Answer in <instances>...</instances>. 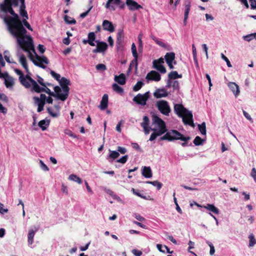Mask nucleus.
<instances>
[{"label":"nucleus","mask_w":256,"mask_h":256,"mask_svg":"<svg viewBox=\"0 0 256 256\" xmlns=\"http://www.w3.org/2000/svg\"><path fill=\"white\" fill-rule=\"evenodd\" d=\"M38 230V228L36 226L29 230L28 234V245H32L33 244L34 238Z\"/></svg>","instance_id":"obj_17"},{"label":"nucleus","mask_w":256,"mask_h":256,"mask_svg":"<svg viewBox=\"0 0 256 256\" xmlns=\"http://www.w3.org/2000/svg\"><path fill=\"white\" fill-rule=\"evenodd\" d=\"M156 106L160 112L165 116H168L170 108L168 102L164 100H158L156 102Z\"/></svg>","instance_id":"obj_8"},{"label":"nucleus","mask_w":256,"mask_h":256,"mask_svg":"<svg viewBox=\"0 0 256 256\" xmlns=\"http://www.w3.org/2000/svg\"><path fill=\"white\" fill-rule=\"evenodd\" d=\"M242 112H243V114H244V116L247 120H250L252 122H253L252 117L247 112H246L245 110H243Z\"/></svg>","instance_id":"obj_63"},{"label":"nucleus","mask_w":256,"mask_h":256,"mask_svg":"<svg viewBox=\"0 0 256 256\" xmlns=\"http://www.w3.org/2000/svg\"><path fill=\"white\" fill-rule=\"evenodd\" d=\"M16 56L19 58V62L22 66V67L25 69L26 72L27 73H29V70L28 68V66L26 62V60L24 56L22 54H20V53L19 50H18L16 53Z\"/></svg>","instance_id":"obj_16"},{"label":"nucleus","mask_w":256,"mask_h":256,"mask_svg":"<svg viewBox=\"0 0 256 256\" xmlns=\"http://www.w3.org/2000/svg\"><path fill=\"white\" fill-rule=\"evenodd\" d=\"M182 78V74H179L176 71H172L168 74V78L170 80H176Z\"/></svg>","instance_id":"obj_29"},{"label":"nucleus","mask_w":256,"mask_h":256,"mask_svg":"<svg viewBox=\"0 0 256 256\" xmlns=\"http://www.w3.org/2000/svg\"><path fill=\"white\" fill-rule=\"evenodd\" d=\"M160 78L161 76L160 74L154 70L150 71L147 74L146 77V80L148 82L150 80L158 82L160 80Z\"/></svg>","instance_id":"obj_12"},{"label":"nucleus","mask_w":256,"mask_h":256,"mask_svg":"<svg viewBox=\"0 0 256 256\" xmlns=\"http://www.w3.org/2000/svg\"><path fill=\"white\" fill-rule=\"evenodd\" d=\"M96 68L98 70L104 71L106 70V68L105 64H100L96 66Z\"/></svg>","instance_id":"obj_46"},{"label":"nucleus","mask_w":256,"mask_h":256,"mask_svg":"<svg viewBox=\"0 0 256 256\" xmlns=\"http://www.w3.org/2000/svg\"><path fill=\"white\" fill-rule=\"evenodd\" d=\"M128 158V156L127 155H125L122 156L116 162L124 164L127 161Z\"/></svg>","instance_id":"obj_54"},{"label":"nucleus","mask_w":256,"mask_h":256,"mask_svg":"<svg viewBox=\"0 0 256 256\" xmlns=\"http://www.w3.org/2000/svg\"><path fill=\"white\" fill-rule=\"evenodd\" d=\"M88 40H89V44L91 46H94L95 44L94 43V41L96 39V34L94 32H90L88 34Z\"/></svg>","instance_id":"obj_30"},{"label":"nucleus","mask_w":256,"mask_h":256,"mask_svg":"<svg viewBox=\"0 0 256 256\" xmlns=\"http://www.w3.org/2000/svg\"><path fill=\"white\" fill-rule=\"evenodd\" d=\"M102 27L104 30L108 31L110 32H114V28L112 24L108 20H104L103 21Z\"/></svg>","instance_id":"obj_21"},{"label":"nucleus","mask_w":256,"mask_h":256,"mask_svg":"<svg viewBox=\"0 0 256 256\" xmlns=\"http://www.w3.org/2000/svg\"><path fill=\"white\" fill-rule=\"evenodd\" d=\"M249 238V247H252L256 244V239L253 234H250L248 236Z\"/></svg>","instance_id":"obj_37"},{"label":"nucleus","mask_w":256,"mask_h":256,"mask_svg":"<svg viewBox=\"0 0 256 256\" xmlns=\"http://www.w3.org/2000/svg\"><path fill=\"white\" fill-rule=\"evenodd\" d=\"M250 176L253 178L254 181L256 182V169L254 168H252Z\"/></svg>","instance_id":"obj_60"},{"label":"nucleus","mask_w":256,"mask_h":256,"mask_svg":"<svg viewBox=\"0 0 256 256\" xmlns=\"http://www.w3.org/2000/svg\"><path fill=\"white\" fill-rule=\"evenodd\" d=\"M49 121L43 120L39 122L38 125L42 130H44L49 125Z\"/></svg>","instance_id":"obj_32"},{"label":"nucleus","mask_w":256,"mask_h":256,"mask_svg":"<svg viewBox=\"0 0 256 256\" xmlns=\"http://www.w3.org/2000/svg\"><path fill=\"white\" fill-rule=\"evenodd\" d=\"M108 96L107 94H104L102 96V99L100 101V105L98 106L99 108L102 110L106 109L108 107Z\"/></svg>","instance_id":"obj_22"},{"label":"nucleus","mask_w":256,"mask_h":256,"mask_svg":"<svg viewBox=\"0 0 256 256\" xmlns=\"http://www.w3.org/2000/svg\"><path fill=\"white\" fill-rule=\"evenodd\" d=\"M50 74L52 75V76L56 80H58V82L60 80V79L61 78H60V74H57L56 72H55L53 70H50Z\"/></svg>","instance_id":"obj_47"},{"label":"nucleus","mask_w":256,"mask_h":256,"mask_svg":"<svg viewBox=\"0 0 256 256\" xmlns=\"http://www.w3.org/2000/svg\"><path fill=\"white\" fill-rule=\"evenodd\" d=\"M131 190L132 192H133V194H135V195H136V196H138L139 197H140V198H145V196H143L141 194V193L140 192V190H136V189H134V188H132Z\"/></svg>","instance_id":"obj_52"},{"label":"nucleus","mask_w":256,"mask_h":256,"mask_svg":"<svg viewBox=\"0 0 256 256\" xmlns=\"http://www.w3.org/2000/svg\"><path fill=\"white\" fill-rule=\"evenodd\" d=\"M16 73L19 75V80L20 84L26 88H31V84L33 80L28 74L24 76L22 72L17 68L14 70Z\"/></svg>","instance_id":"obj_7"},{"label":"nucleus","mask_w":256,"mask_h":256,"mask_svg":"<svg viewBox=\"0 0 256 256\" xmlns=\"http://www.w3.org/2000/svg\"><path fill=\"white\" fill-rule=\"evenodd\" d=\"M126 4L131 11L142 8L140 4L133 0H126Z\"/></svg>","instance_id":"obj_14"},{"label":"nucleus","mask_w":256,"mask_h":256,"mask_svg":"<svg viewBox=\"0 0 256 256\" xmlns=\"http://www.w3.org/2000/svg\"><path fill=\"white\" fill-rule=\"evenodd\" d=\"M4 204L0 203V213L2 214H4L8 212V209L4 208Z\"/></svg>","instance_id":"obj_59"},{"label":"nucleus","mask_w":256,"mask_h":256,"mask_svg":"<svg viewBox=\"0 0 256 256\" xmlns=\"http://www.w3.org/2000/svg\"><path fill=\"white\" fill-rule=\"evenodd\" d=\"M117 151L122 154H124L126 152V149L125 148L118 146Z\"/></svg>","instance_id":"obj_62"},{"label":"nucleus","mask_w":256,"mask_h":256,"mask_svg":"<svg viewBox=\"0 0 256 256\" xmlns=\"http://www.w3.org/2000/svg\"><path fill=\"white\" fill-rule=\"evenodd\" d=\"M38 49L41 54H43L46 50L44 46L42 44H38Z\"/></svg>","instance_id":"obj_64"},{"label":"nucleus","mask_w":256,"mask_h":256,"mask_svg":"<svg viewBox=\"0 0 256 256\" xmlns=\"http://www.w3.org/2000/svg\"><path fill=\"white\" fill-rule=\"evenodd\" d=\"M164 59L169 68L172 70L174 68L173 64H176L175 59V54L173 52H167L165 56Z\"/></svg>","instance_id":"obj_10"},{"label":"nucleus","mask_w":256,"mask_h":256,"mask_svg":"<svg viewBox=\"0 0 256 256\" xmlns=\"http://www.w3.org/2000/svg\"><path fill=\"white\" fill-rule=\"evenodd\" d=\"M154 96L158 98H164L168 96V93L164 88H158L154 92Z\"/></svg>","instance_id":"obj_19"},{"label":"nucleus","mask_w":256,"mask_h":256,"mask_svg":"<svg viewBox=\"0 0 256 256\" xmlns=\"http://www.w3.org/2000/svg\"><path fill=\"white\" fill-rule=\"evenodd\" d=\"M4 58L5 60L8 62V63H16L15 62L11 60L9 56V52L7 50L5 51L4 52Z\"/></svg>","instance_id":"obj_45"},{"label":"nucleus","mask_w":256,"mask_h":256,"mask_svg":"<svg viewBox=\"0 0 256 256\" xmlns=\"http://www.w3.org/2000/svg\"><path fill=\"white\" fill-rule=\"evenodd\" d=\"M60 84V85L62 92H60L61 100H66L69 94L70 88L68 86L70 84V81L67 78L62 77L58 81Z\"/></svg>","instance_id":"obj_6"},{"label":"nucleus","mask_w":256,"mask_h":256,"mask_svg":"<svg viewBox=\"0 0 256 256\" xmlns=\"http://www.w3.org/2000/svg\"><path fill=\"white\" fill-rule=\"evenodd\" d=\"M198 126L202 134L206 135V123L203 122L202 124H198Z\"/></svg>","instance_id":"obj_35"},{"label":"nucleus","mask_w":256,"mask_h":256,"mask_svg":"<svg viewBox=\"0 0 256 256\" xmlns=\"http://www.w3.org/2000/svg\"><path fill=\"white\" fill-rule=\"evenodd\" d=\"M22 23L24 24V25L29 30L32 31V29L31 27V26H30V24H29V23L26 21V19H24L22 20Z\"/></svg>","instance_id":"obj_57"},{"label":"nucleus","mask_w":256,"mask_h":256,"mask_svg":"<svg viewBox=\"0 0 256 256\" xmlns=\"http://www.w3.org/2000/svg\"><path fill=\"white\" fill-rule=\"evenodd\" d=\"M150 184L154 186H156L158 190H160L162 187V184L157 180L152 182H150Z\"/></svg>","instance_id":"obj_51"},{"label":"nucleus","mask_w":256,"mask_h":256,"mask_svg":"<svg viewBox=\"0 0 256 256\" xmlns=\"http://www.w3.org/2000/svg\"><path fill=\"white\" fill-rule=\"evenodd\" d=\"M174 90H178L179 88V83L177 80L172 81V86Z\"/></svg>","instance_id":"obj_58"},{"label":"nucleus","mask_w":256,"mask_h":256,"mask_svg":"<svg viewBox=\"0 0 256 256\" xmlns=\"http://www.w3.org/2000/svg\"><path fill=\"white\" fill-rule=\"evenodd\" d=\"M33 99L34 100V104L38 106H44L46 102H43L41 100H39V98L37 96H34L33 98Z\"/></svg>","instance_id":"obj_43"},{"label":"nucleus","mask_w":256,"mask_h":256,"mask_svg":"<svg viewBox=\"0 0 256 256\" xmlns=\"http://www.w3.org/2000/svg\"><path fill=\"white\" fill-rule=\"evenodd\" d=\"M134 66H135L136 70H137V69H138V60H136V62H134V60L132 61V62L130 64V65L129 66L128 72H130L131 70L132 67Z\"/></svg>","instance_id":"obj_56"},{"label":"nucleus","mask_w":256,"mask_h":256,"mask_svg":"<svg viewBox=\"0 0 256 256\" xmlns=\"http://www.w3.org/2000/svg\"><path fill=\"white\" fill-rule=\"evenodd\" d=\"M14 83V78L12 76L8 77L4 80V84L6 86L10 89H12Z\"/></svg>","instance_id":"obj_27"},{"label":"nucleus","mask_w":256,"mask_h":256,"mask_svg":"<svg viewBox=\"0 0 256 256\" xmlns=\"http://www.w3.org/2000/svg\"><path fill=\"white\" fill-rule=\"evenodd\" d=\"M141 126L144 127L150 126V120L148 116H144L143 118V122L141 123Z\"/></svg>","instance_id":"obj_42"},{"label":"nucleus","mask_w":256,"mask_h":256,"mask_svg":"<svg viewBox=\"0 0 256 256\" xmlns=\"http://www.w3.org/2000/svg\"><path fill=\"white\" fill-rule=\"evenodd\" d=\"M203 207L213 214H218L220 213V210L212 204H207Z\"/></svg>","instance_id":"obj_25"},{"label":"nucleus","mask_w":256,"mask_h":256,"mask_svg":"<svg viewBox=\"0 0 256 256\" xmlns=\"http://www.w3.org/2000/svg\"><path fill=\"white\" fill-rule=\"evenodd\" d=\"M152 64L154 68L158 70L162 74L166 72V69L164 66L163 64L157 63V61H156V60H154Z\"/></svg>","instance_id":"obj_24"},{"label":"nucleus","mask_w":256,"mask_h":256,"mask_svg":"<svg viewBox=\"0 0 256 256\" xmlns=\"http://www.w3.org/2000/svg\"><path fill=\"white\" fill-rule=\"evenodd\" d=\"M228 86L232 90L235 97H238L240 93V88L234 82H229L228 84Z\"/></svg>","instance_id":"obj_15"},{"label":"nucleus","mask_w":256,"mask_h":256,"mask_svg":"<svg viewBox=\"0 0 256 256\" xmlns=\"http://www.w3.org/2000/svg\"><path fill=\"white\" fill-rule=\"evenodd\" d=\"M256 36V32L250 34L246 36H242V38L244 40L247 42H250V40L254 39Z\"/></svg>","instance_id":"obj_38"},{"label":"nucleus","mask_w":256,"mask_h":256,"mask_svg":"<svg viewBox=\"0 0 256 256\" xmlns=\"http://www.w3.org/2000/svg\"><path fill=\"white\" fill-rule=\"evenodd\" d=\"M124 33L122 29H118L116 36V45L120 46L124 42Z\"/></svg>","instance_id":"obj_23"},{"label":"nucleus","mask_w":256,"mask_h":256,"mask_svg":"<svg viewBox=\"0 0 256 256\" xmlns=\"http://www.w3.org/2000/svg\"><path fill=\"white\" fill-rule=\"evenodd\" d=\"M221 58L223 60H224L226 62V64L228 67L231 68L232 66L228 58L226 56L223 54H221Z\"/></svg>","instance_id":"obj_50"},{"label":"nucleus","mask_w":256,"mask_h":256,"mask_svg":"<svg viewBox=\"0 0 256 256\" xmlns=\"http://www.w3.org/2000/svg\"><path fill=\"white\" fill-rule=\"evenodd\" d=\"M64 20L65 22L70 24H75L76 23V20L66 15L64 16Z\"/></svg>","instance_id":"obj_39"},{"label":"nucleus","mask_w":256,"mask_h":256,"mask_svg":"<svg viewBox=\"0 0 256 256\" xmlns=\"http://www.w3.org/2000/svg\"><path fill=\"white\" fill-rule=\"evenodd\" d=\"M151 38H152V40H154V42H156L158 45H159V46H162V47H164V46H165L163 42H161V41H160V40H158V38H157L156 36H151Z\"/></svg>","instance_id":"obj_49"},{"label":"nucleus","mask_w":256,"mask_h":256,"mask_svg":"<svg viewBox=\"0 0 256 256\" xmlns=\"http://www.w3.org/2000/svg\"><path fill=\"white\" fill-rule=\"evenodd\" d=\"M174 111L179 117L182 118V122L184 124L190 126L192 128L194 127L193 115L191 111L185 108L182 104H175Z\"/></svg>","instance_id":"obj_3"},{"label":"nucleus","mask_w":256,"mask_h":256,"mask_svg":"<svg viewBox=\"0 0 256 256\" xmlns=\"http://www.w3.org/2000/svg\"><path fill=\"white\" fill-rule=\"evenodd\" d=\"M190 139V136H184L180 132L176 130H172L170 132H166V134L161 136L160 138V140H168V141H172L173 140H181L184 142L182 144V146H187V142Z\"/></svg>","instance_id":"obj_5"},{"label":"nucleus","mask_w":256,"mask_h":256,"mask_svg":"<svg viewBox=\"0 0 256 256\" xmlns=\"http://www.w3.org/2000/svg\"><path fill=\"white\" fill-rule=\"evenodd\" d=\"M142 174L146 178H150L152 176V172L150 167L144 166L142 171Z\"/></svg>","instance_id":"obj_28"},{"label":"nucleus","mask_w":256,"mask_h":256,"mask_svg":"<svg viewBox=\"0 0 256 256\" xmlns=\"http://www.w3.org/2000/svg\"><path fill=\"white\" fill-rule=\"evenodd\" d=\"M68 179L70 180L76 182L78 184H81L82 183V179L80 177H78V176H77L76 174H72L70 175Z\"/></svg>","instance_id":"obj_31"},{"label":"nucleus","mask_w":256,"mask_h":256,"mask_svg":"<svg viewBox=\"0 0 256 256\" xmlns=\"http://www.w3.org/2000/svg\"><path fill=\"white\" fill-rule=\"evenodd\" d=\"M112 88L115 92L118 94H122L124 92L123 88L116 84H114Z\"/></svg>","instance_id":"obj_40"},{"label":"nucleus","mask_w":256,"mask_h":256,"mask_svg":"<svg viewBox=\"0 0 256 256\" xmlns=\"http://www.w3.org/2000/svg\"><path fill=\"white\" fill-rule=\"evenodd\" d=\"M204 140L199 136H196L194 139L193 142L196 146H200L202 144Z\"/></svg>","instance_id":"obj_44"},{"label":"nucleus","mask_w":256,"mask_h":256,"mask_svg":"<svg viewBox=\"0 0 256 256\" xmlns=\"http://www.w3.org/2000/svg\"><path fill=\"white\" fill-rule=\"evenodd\" d=\"M44 88H42L39 86L38 83L34 80H33L31 84L30 88L31 91L35 92H45L51 96L56 98L58 100H61V97L60 94V92H62L61 88L58 86L54 87V92H52L50 89L48 88L46 86Z\"/></svg>","instance_id":"obj_4"},{"label":"nucleus","mask_w":256,"mask_h":256,"mask_svg":"<svg viewBox=\"0 0 256 256\" xmlns=\"http://www.w3.org/2000/svg\"><path fill=\"white\" fill-rule=\"evenodd\" d=\"M18 0H4L0 4V10L4 14L10 13L12 16L0 15L6 24L10 32L16 39L20 48L28 52L30 59L34 64H48L49 60L44 56H40L36 52L32 37L26 34L19 16L12 8V5L18 6Z\"/></svg>","instance_id":"obj_1"},{"label":"nucleus","mask_w":256,"mask_h":256,"mask_svg":"<svg viewBox=\"0 0 256 256\" xmlns=\"http://www.w3.org/2000/svg\"><path fill=\"white\" fill-rule=\"evenodd\" d=\"M134 66H135L136 70H137V69H138V60H136V62H134V60L132 61V62L130 64V65L129 66L128 72H130L131 70L132 67Z\"/></svg>","instance_id":"obj_55"},{"label":"nucleus","mask_w":256,"mask_h":256,"mask_svg":"<svg viewBox=\"0 0 256 256\" xmlns=\"http://www.w3.org/2000/svg\"><path fill=\"white\" fill-rule=\"evenodd\" d=\"M40 166L41 169L42 170L44 171L47 172L49 170L48 168L46 166V164H44L43 161L42 160H40Z\"/></svg>","instance_id":"obj_48"},{"label":"nucleus","mask_w":256,"mask_h":256,"mask_svg":"<svg viewBox=\"0 0 256 256\" xmlns=\"http://www.w3.org/2000/svg\"><path fill=\"white\" fill-rule=\"evenodd\" d=\"M132 56L134 57V62H136L138 60V55L137 54L136 48L134 43H133L132 45Z\"/></svg>","instance_id":"obj_34"},{"label":"nucleus","mask_w":256,"mask_h":256,"mask_svg":"<svg viewBox=\"0 0 256 256\" xmlns=\"http://www.w3.org/2000/svg\"><path fill=\"white\" fill-rule=\"evenodd\" d=\"M150 97L149 92L144 94H138L133 98V101L141 106H145Z\"/></svg>","instance_id":"obj_9"},{"label":"nucleus","mask_w":256,"mask_h":256,"mask_svg":"<svg viewBox=\"0 0 256 256\" xmlns=\"http://www.w3.org/2000/svg\"><path fill=\"white\" fill-rule=\"evenodd\" d=\"M114 80L120 85H124L126 84V76L124 74H121L119 76H115Z\"/></svg>","instance_id":"obj_26"},{"label":"nucleus","mask_w":256,"mask_h":256,"mask_svg":"<svg viewBox=\"0 0 256 256\" xmlns=\"http://www.w3.org/2000/svg\"><path fill=\"white\" fill-rule=\"evenodd\" d=\"M144 82L142 81H138L137 83L134 86L133 90L134 92H137L143 86Z\"/></svg>","instance_id":"obj_41"},{"label":"nucleus","mask_w":256,"mask_h":256,"mask_svg":"<svg viewBox=\"0 0 256 256\" xmlns=\"http://www.w3.org/2000/svg\"><path fill=\"white\" fill-rule=\"evenodd\" d=\"M97 46L96 48L92 50L93 53H103L108 48V44L106 42L96 40Z\"/></svg>","instance_id":"obj_11"},{"label":"nucleus","mask_w":256,"mask_h":256,"mask_svg":"<svg viewBox=\"0 0 256 256\" xmlns=\"http://www.w3.org/2000/svg\"><path fill=\"white\" fill-rule=\"evenodd\" d=\"M121 3L120 0H108L105 8L110 10H115L116 8L112 4L120 5Z\"/></svg>","instance_id":"obj_18"},{"label":"nucleus","mask_w":256,"mask_h":256,"mask_svg":"<svg viewBox=\"0 0 256 256\" xmlns=\"http://www.w3.org/2000/svg\"><path fill=\"white\" fill-rule=\"evenodd\" d=\"M18 1H20V14L24 18H25V19H28V14L26 10V5H25V0H18ZM18 6V4L17 6ZM12 6H14V5H12Z\"/></svg>","instance_id":"obj_13"},{"label":"nucleus","mask_w":256,"mask_h":256,"mask_svg":"<svg viewBox=\"0 0 256 256\" xmlns=\"http://www.w3.org/2000/svg\"><path fill=\"white\" fill-rule=\"evenodd\" d=\"M190 1L186 2L184 16L188 17V14L190 10Z\"/></svg>","instance_id":"obj_33"},{"label":"nucleus","mask_w":256,"mask_h":256,"mask_svg":"<svg viewBox=\"0 0 256 256\" xmlns=\"http://www.w3.org/2000/svg\"><path fill=\"white\" fill-rule=\"evenodd\" d=\"M64 133H65V134H66L73 138H78V136L76 134H74L72 131H70L69 130H64Z\"/></svg>","instance_id":"obj_53"},{"label":"nucleus","mask_w":256,"mask_h":256,"mask_svg":"<svg viewBox=\"0 0 256 256\" xmlns=\"http://www.w3.org/2000/svg\"><path fill=\"white\" fill-rule=\"evenodd\" d=\"M250 8L252 10H256V0H249Z\"/></svg>","instance_id":"obj_61"},{"label":"nucleus","mask_w":256,"mask_h":256,"mask_svg":"<svg viewBox=\"0 0 256 256\" xmlns=\"http://www.w3.org/2000/svg\"><path fill=\"white\" fill-rule=\"evenodd\" d=\"M146 134H148L150 130L153 131L149 138L150 141L154 140L158 136H160L166 132L164 122L156 115L152 116V124L150 126L142 128Z\"/></svg>","instance_id":"obj_2"},{"label":"nucleus","mask_w":256,"mask_h":256,"mask_svg":"<svg viewBox=\"0 0 256 256\" xmlns=\"http://www.w3.org/2000/svg\"><path fill=\"white\" fill-rule=\"evenodd\" d=\"M54 108L56 110V112H54L52 111V108L50 107L47 108V110L48 114L53 118H56L59 116L60 111V106L59 104H54Z\"/></svg>","instance_id":"obj_20"},{"label":"nucleus","mask_w":256,"mask_h":256,"mask_svg":"<svg viewBox=\"0 0 256 256\" xmlns=\"http://www.w3.org/2000/svg\"><path fill=\"white\" fill-rule=\"evenodd\" d=\"M109 152H110V154L108 155V157L112 158V160L116 159L120 156V154L118 151L111 150H109Z\"/></svg>","instance_id":"obj_36"}]
</instances>
